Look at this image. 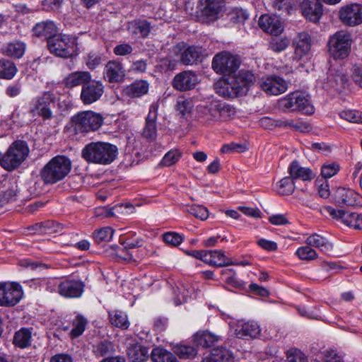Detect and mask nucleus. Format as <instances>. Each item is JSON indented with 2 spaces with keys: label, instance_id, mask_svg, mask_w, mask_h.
I'll return each instance as SVG.
<instances>
[{
  "label": "nucleus",
  "instance_id": "obj_63",
  "mask_svg": "<svg viewBox=\"0 0 362 362\" xmlns=\"http://www.w3.org/2000/svg\"><path fill=\"white\" fill-rule=\"evenodd\" d=\"M322 354L324 362H343V356L335 349L326 350Z\"/></svg>",
  "mask_w": 362,
  "mask_h": 362
},
{
  "label": "nucleus",
  "instance_id": "obj_46",
  "mask_svg": "<svg viewBox=\"0 0 362 362\" xmlns=\"http://www.w3.org/2000/svg\"><path fill=\"white\" fill-rule=\"evenodd\" d=\"M175 353L181 358L189 359L194 358L197 351L192 346L180 344L175 348Z\"/></svg>",
  "mask_w": 362,
  "mask_h": 362
},
{
  "label": "nucleus",
  "instance_id": "obj_27",
  "mask_svg": "<svg viewBox=\"0 0 362 362\" xmlns=\"http://www.w3.org/2000/svg\"><path fill=\"white\" fill-rule=\"evenodd\" d=\"M290 177L293 180L300 179L303 181H310L315 177V173L310 168L300 167L297 160H293L289 168Z\"/></svg>",
  "mask_w": 362,
  "mask_h": 362
},
{
  "label": "nucleus",
  "instance_id": "obj_3",
  "mask_svg": "<svg viewBox=\"0 0 362 362\" xmlns=\"http://www.w3.org/2000/svg\"><path fill=\"white\" fill-rule=\"evenodd\" d=\"M278 104L279 107L284 112L300 111L307 115H312L315 111L310 96L302 92L291 93L281 98Z\"/></svg>",
  "mask_w": 362,
  "mask_h": 362
},
{
  "label": "nucleus",
  "instance_id": "obj_37",
  "mask_svg": "<svg viewBox=\"0 0 362 362\" xmlns=\"http://www.w3.org/2000/svg\"><path fill=\"white\" fill-rule=\"evenodd\" d=\"M31 340V329L21 328L15 333L13 342L16 346L24 349L30 346Z\"/></svg>",
  "mask_w": 362,
  "mask_h": 362
},
{
  "label": "nucleus",
  "instance_id": "obj_44",
  "mask_svg": "<svg viewBox=\"0 0 362 362\" xmlns=\"http://www.w3.org/2000/svg\"><path fill=\"white\" fill-rule=\"evenodd\" d=\"M295 189V184L291 177H285L276 185V191L281 195H290Z\"/></svg>",
  "mask_w": 362,
  "mask_h": 362
},
{
  "label": "nucleus",
  "instance_id": "obj_20",
  "mask_svg": "<svg viewBox=\"0 0 362 362\" xmlns=\"http://www.w3.org/2000/svg\"><path fill=\"white\" fill-rule=\"evenodd\" d=\"M84 288V284L78 280L65 279L58 284V293L64 298H78Z\"/></svg>",
  "mask_w": 362,
  "mask_h": 362
},
{
  "label": "nucleus",
  "instance_id": "obj_36",
  "mask_svg": "<svg viewBox=\"0 0 362 362\" xmlns=\"http://www.w3.org/2000/svg\"><path fill=\"white\" fill-rule=\"evenodd\" d=\"M220 338L209 332H197L194 336V343L199 346L211 347L219 341Z\"/></svg>",
  "mask_w": 362,
  "mask_h": 362
},
{
  "label": "nucleus",
  "instance_id": "obj_62",
  "mask_svg": "<svg viewBox=\"0 0 362 362\" xmlns=\"http://www.w3.org/2000/svg\"><path fill=\"white\" fill-rule=\"evenodd\" d=\"M111 249L115 251V255L122 259L130 261L133 259L132 254L123 245L119 246L114 245L111 246Z\"/></svg>",
  "mask_w": 362,
  "mask_h": 362
},
{
  "label": "nucleus",
  "instance_id": "obj_9",
  "mask_svg": "<svg viewBox=\"0 0 362 362\" xmlns=\"http://www.w3.org/2000/svg\"><path fill=\"white\" fill-rule=\"evenodd\" d=\"M23 296L22 286L16 282L0 283V306L13 307Z\"/></svg>",
  "mask_w": 362,
  "mask_h": 362
},
{
  "label": "nucleus",
  "instance_id": "obj_13",
  "mask_svg": "<svg viewBox=\"0 0 362 362\" xmlns=\"http://www.w3.org/2000/svg\"><path fill=\"white\" fill-rule=\"evenodd\" d=\"M260 88L268 95H278L288 89V83L281 77L271 75L263 77L259 81Z\"/></svg>",
  "mask_w": 362,
  "mask_h": 362
},
{
  "label": "nucleus",
  "instance_id": "obj_5",
  "mask_svg": "<svg viewBox=\"0 0 362 362\" xmlns=\"http://www.w3.org/2000/svg\"><path fill=\"white\" fill-rule=\"evenodd\" d=\"M29 148L25 141H14L4 156H1V165L6 170L18 168L27 158Z\"/></svg>",
  "mask_w": 362,
  "mask_h": 362
},
{
  "label": "nucleus",
  "instance_id": "obj_48",
  "mask_svg": "<svg viewBox=\"0 0 362 362\" xmlns=\"http://www.w3.org/2000/svg\"><path fill=\"white\" fill-rule=\"evenodd\" d=\"M114 230L110 227H104L99 230H95L93 237L95 242L100 243L103 241L108 242L113 236Z\"/></svg>",
  "mask_w": 362,
  "mask_h": 362
},
{
  "label": "nucleus",
  "instance_id": "obj_32",
  "mask_svg": "<svg viewBox=\"0 0 362 362\" xmlns=\"http://www.w3.org/2000/svg\"><path fill=\"white\" fill-rule=\"evenodd\" d=\"M127 354L132 362H142L146 360L148 356V350L146 347L139 344H129Z\"/></svg>",
  "mask_w": 362,
  "mask_h": 362
},
{
  "label": "nucleus",
  "instance_id": "obj_22",
  "mask_svg": "<svg viewBox=\"0 0 362 362\" xmlns=\"http://www.w3.org/2000/svg\"><path fill=\"white\" fill-rule=\"evenodd\" d=\"M200 16L206 22L215 21L221 11V6L219 0H199Z\"/></svg>",
  "mask_w": 362,
  "mask_h": 362
},
{
  "label": "nucleus",
  "instance_id": "obj_14",
  "mask_svg": "<svg viewBox=\"0 0 362 362\" xmlns=\"http://www.w3.org/2000/svg\"><path fill=\"white\" fill-rule=\"evenodd\" d=\"M339 18L346 25L355 26L362 23V6L353 4L342 7L339 11Z\"/></svg>",
  "mask_w": 362,
  "mask_h": 362
},
{
  "label": "nucleus",
  "instance_id": "obj_39",
  "mask_svg": "<svg viewBox=\"0 0 362 362\" xmlns=\"http://www.w3.org/2000/svg\"><path fill=\"white\" fill-rule=\"evenodd\" d=\"M151 357L153 362H178L171 352L160 347L153 349Z\"/></svg>",
  "mask_w": 362,
  "mask_h": 362
},
{
  "label": "nucleus",
  "instance_id": "obj_16",
  "mask_svg": "<svg viewBox=\"0 0 362 362\" xmlns=\"http://www.w3.org/2000/svg\"><path fill=\"white\" fill-rule=\"evenodd\" d=\"M334 199L339 206H358L361 203V196L354 189L338 187L334 193Z\"/></svg>",
  "mask_w": 362,
  "mask_h": 362
},
{
  "label": "nucleus",
  "instance_id": "obj_10",
  "mask_svg": "<svg viewBox=\"0 0 362 362\" xmlns=\"http://www.w3.org/2000/svg\"><path fill=\"white\" fill-rule=\"evenodd\" d=\"M323 212L336 221L356 230L362 229V214L337 210L330 206L323 208Z\"/></svg>",
  "mask_w": 362,
  "mask_h": 362
},
{
  "label": "nucleus",
  "instance_id": "obj_19",
  "mask_svg": "<svg viewBox=\"0 0 362 362\" xmlns=\"http://www.w3.org/2000/svg\"><path fill=\"white\" fill-rule=\"evenodd\" d=\"M294 46L293 59L299 61L308 56L311 49V37L306 32L297 34L293 40Z\"/></svg>",
  "mask_w": 362,
  "mask_h": 362
},
{
  "label": "nucleus",
  "instance_id": "obj_2",
  "mask_svg": "<svg viewBox=\"0 0 362 362\" xmlns=\"http://www.w3.org/2000/svg\"><path fill=\"white\" fill-rule=\"evenodd\" d=\"M72 163L69 158L58 155L51 158L41 169L40 177L45 184L53 185L64 180L71 172Z\"/></svg>",
  "mask_w": 362,
  "mask_h": 362
},
{
  "label": "nucleus",
  "instance_id": "obj_51",
  "mask_svg": "<svg viewBox=\"0 0 362 362\" xmlns=\"http://www.w3.org/2000/svg\"><path fill=\"white\" fill-rule=\"evenodd\" d=\"M340 117L353 123H362V112L358 110H343L339 113Z\"/></svg>",
  "mask_w": 362,
  "mask_h": 362
},
{
  "label": "nucleus",
  "instance_id": "obj_30",
  "mask_svg": "<svg viewBox=\"0 0 362 362\" xmlns=\"http://www.w3.org/2000/svg\"><path fill=\"white\" fill-rule=\"evenodd\" d=\"M307 245L315 247L325 254H328L333 250L334 245L325 237L313 233L306 238Z\"/></svg>",
  "mask_w": 362,
  "mask_h": 362
},
{
  "label": "nucleus",
  "instance_id": "obj_1",
  "mask_svg": "<svg viewBox=\"0 0 362 362\" xmlns=\"http://www.w3.org/2000/svg\"><path fill=\"white\" fill-rule=\"evenodd\" d=\"M117 155L116 146L107 142L97 141L86 144L81 151L82 158L88 163L108 165Z\"/></svg>",
  "mask_w": 362,
  "mask_h": 362
},
{
  "label": "nucleus",
  "instance_id": "obj_12",
  "mask_svg": "<svg viewBox=\"0 0 362 362\" xmlns=\"http://www.w3.org/2000/svg\"><path fill=\"white\" fill-rule=\"evenodd\" d=\"M105 93V85L101 81L92 80L83 84L81 87L80 98L86 105H91L98 101Z\"/></svg>",
  "mask_w": 362,
  "mask_h": 362
},
{
  "label": "nucleus",
  "instance_id": "obj_25",
  "mask_svg": "<svg viewBox=\"0 0 362 362\" xmlns=\"http://www.w3.org/2000/svg\"><path fill=\"white\" fill-rule=\"evenodd\" d=\"M92 76L90 72L86 71H77L68 74L63 79V84L68 88L83 85L91 79Z\"/></svg>",
  "mask_w": 362,
  "mask_h": 362
},
{
  "label": "nucleus",
  "instance_id": "obj_34",
  "mask_svg": "<svg viewBox=\"0 0 362 362\" xmlns=\"http://www.w3.org/2000/svg\"><path fill=\"white\" fill-rule=\"evenodd\" d=\"M209 111L213 118L221 120H227L235 114V110L231 106L221 103L212 105Z\"/></svg>",
  "mask_w": 362,
  "mask_h": 362
},
{
  "label": "nucleus",
  "instance_id": "obj_8",
  "mask_svg": "<svg viewBox=\"0 0 362 362\" xmlns=\"http://www.w3.org/2000/svg\"><path fill=\"white\" fill-rule=\"evenodd\" d=\"M329 51L334 59H344L351 49L350 35L344 31L333 35L328 42Z\"/></svg>",
  "mask_w": 362,
  "mask_h": 362
},
{
  "label": "nucleus",
  "instance_id": "obj_17",
  "mask_svg": "<svg viewBox=\"0 0 362 362\" xmlns=\"http://www.w3.org/2000/svg\"><path fill=\"white\" fill-rule=\"evenodd\" d=\"M198 82V77L195 73L185 71L174 76L172 86L177 90L187 91L194 88Z\"/></svg>",
  "mask_w": 362,
  "mask_h": 362
},
{
  "label": "nucleus",
  "instance_id": "obj_58",
  "mask_svg": "<svg viewBox=\"0 0 362 362\" xmlns=\"http://www.w3.org/2000/svg\"><path fill=\"white\" fill-rule=\"evenodd\" d=\"M129 206H132V205L129 204H117L112 208L104 207L100 209L101 212L100 213V215H103L105 217L117 216L118 214H121L122 212V210L123 207L128 208Z\"/></svg>",
  "mask_w": 362,
  "mask_h": 362
},
{
  "label": "nucleus",
  "instance_id": "obj_57",
  "mask_svg": "<svg viewBox=\"0 0 362 362\" xmlns=\"http://www.w3.org/2000/svg\"><path fill=\"white\" fill-rule=\"evenodd\" d=\"M163 239L166 244L174 247L180 245L183 241L182 237L175 232L165 233Z\"/></svg>",
  "mask_w": 362,
  "mask_h": 362
},
{
  "label": "nucleus",
  "instance_id": "obj_15",
  "mask_svg": "<svg viewBox=\"0 0 362 362\" xmlns=\"http://www.w3.org/2000/svg\"><path fill=\"white\" fill-rule=\"evenodd\" d=\"M159 105L157 102L153 103L145 119V125L142 131V136L149 141H154L157 137L158 110Z\"/></svg>",
  "mask_w": 362,
  "mask_h": 362
},
{
  "label": "nucleus",
  "instance_id": "obj_24",
  "mask_svg": "<svg viewBox=\"0 0 362 362\" xmlns=\"http://www.w3.org/2000/svg\"><path fill=\"white\" fill-rule=\"evenodd\" d=\"M149 83L145 80H136L123 89V95L129 98H141L148 92Z\"/></svg>",
  "mask_w": 362,
  "mask_h": 362
},
{
  "label": "nucleus",
  "instance_id": "obj_53",
  "mask_svg": "<svg viewBox=\"0 0 362 362\" xmlns=\"http://www.w3.org/2000/svg\"><path fill=\"white\" fill-rule=\"evenodd\" d=\"M286 357L288 362H308L307 356L296 348L288 350Z\"/></svg>",
  "mask_w": 362,
  "mask_h": 362
},
{
  "label": "nucleus",
  "instance_id": "obj_29",
  "mask_svg": "<svg viewBox=\"0 0 362 362\" xmlns=\"http://www.w3.org/2000/svg\"><path fill=\"white\" fill-rule=\"evenodd\" d=\"M1 51L5 56L19 59L24 54L25 44L18 40L12 41L4 44Z\"/></svg>",
  "mask_w": 362,
  "mask_h": 362
},
{
  "label": "nucleus",
  "instance_id": "obj_52",
  "mask_svg": "<svg viewBox=\"0 0 362 362\" xmlns=\"http://www.w3.org/2000/svg\"><path fill=\"white\" fill-rule=\"evenodd\" d=\"M132 25L135 29L134 32L141 37H146L151 32V25L146 21H134Z\"/></svg>",
  "mask_w": 362,
  "mask_h": 362
},
{
  "label": "nucleus",
  "instance_id": "obj_49",
  "mask_svg": "<svg viewBox=\"0 0 362 362\" xmlns=\"http://www.w3.org/2000/svg\"><path fill=\"white\" fill-rule=\"evenodd\" d=\"M296 255L303 260H313L318 257L317 252L310 245L300 247L296 252Z\"/></svg>",
  "mask_w": 362,
  "mask_h": 362
},
{
  "label": "nucleus",
  "instance_id": "obj_11",
  "mask_svg": "<svg viewBox=\"0 0 362 362\" xmlns=\"http://www.w3.org/2000/svg\"><path fill=\"white\" fill-rule=\"evenodd\" d=\"M238 67V59L227 52L216 54L212 61V68L218 74L230 75L235 73Z\"/></svg>",
  "mask_w": 362,
  "mask_h": 362
},
{
  "label": "nucleus",
  "instance_id": "obj_59",
  "mask_svg": "<svg viewBox=\"0 0 362 362\" xmlns=\"http://www.w3.org/2000/svg\"><path fill=\"white\" fill-rule=\"evenodd\" d=\"M293 5V0H274L273 6L281 14L289 13Z\"/></svg>",
  "mask_w": 362,
  "mask_h": 362
},
{
  "label": "nucleus",
  "instance_id": "obj_56",
  "mask_svg": "<svg viewBox=\"0 0 362 362\" xmlns=\"http://www.w3.org/2000/svg\"><path fill=\"white\" fill-rule=\"evenodd\" d=\"M86 64L90 69H94L102 62V54L98 52H90L85 57Z\"/></svg>",
  "mask_w": 362,
  "mask_h": 362
},
{
  "label": "nucleus",
  "instance_id": "obj_40",
  "mask_svg": "<svg viewBox=\"0 0 362 362\" xmlns=\"http://www.w3.org/2000/svg\"><path fill=\"white\" fill-rule=\"evenodd\" d=\"M208 356L215 362H230L233 358L231 351L223 346L214 348Z\"/></svg>",
  "mask_w": 362,
  "mask_h": 362
},
{
  "label": "nucleus",
  "instance_id": "obj_23",
  "mask_svg": "<svg viewBox=\"0 0 362 362\" xmlns=\"http://www.w3.org/2000/svg\"><path fill=\"white\" fill-rule=\"evenodd\" d=\"M258 24L264 31L274 35H280L284 29L277 16L262 15L259 19Z\"/></svg>",
  "mask_w": 362,
  "mask_h": 362
},
{
  "label": "nucleus",
  "instance_id": "obj_54",
  "mask_svg": "<svg viewBox=\"0 0 362 362\" xmlns=\"http://www.w3.org/2000/svg\"><path fill=\"white\" fill-rule=\"evenodd\" d=\"M55 225L58 226L57 223L48 221L45 222L37 223L32 226L31 228L35 232L40 233H52L57 231V229H53Z\"/></svg>",
  "mask_w": 362,
  "mask_h": 362
},
{
  "label": "nucleus",
  "instance_id": "obj_61",
  "mask_svg": "<svg viewBox=\"0 0 362 362\" xmlns=\"http://www.w3.org/2000/svg\"><path fill=\"white\" fill-rule=\"evenodd\" d=\"M188 211L202 221L206 220L209 216L208 209L202 205H192L189 207Z\"/></svg>",
  "mask_w": 362,
  "mask_h": 362
},
{
  "label": "nucleus",
  "instance_id": "obj_28",
  "mask_svg": "<svg viewBox=\"0 0 362 362\" xmlns=\"http://www.w3.org/2000/svg\"><path fill=\"white\" fill-rule=\"evenodd\" d=\"M205 263L216 267H226L232 265L233 262L225 255L223 250H207V255H205Z\"/></svg>",
  "mask_w": 362,
  "mask_h": 362
},
{
  "label": "nucleus",
  "instance_id": "obj_6",
  "mask_svg": "<svg viewBox=\"0 0 362 362\" xmlns=\"http://www.w3.org/2000/svg\"><path fill=\"white\" fill-rule=\"evenodd\" d=\"M57 100V96L53 91H45L32 100L30 112L33 116L41 117L44 120L53 118L52 107Z\"/></svg>",
  "mask_w": 362,
  "mask_h": 362
},
{
  "label": "nucleus",
  "instance_id": "obj_41",
  "mask_svg": "<svg viewBox=\"0 0 362 362\" xmlns=\"http://www.w3.org/2000/svg\"><path fill=\"white\" fill-rule=\"evenodd\" d=\"M15 64L8 59H0V78L12 79L17 73Z\"/></svg>",
  "mask_w": 362,
  "mask_h": 362
},
{
  "label": "nucleus",
  "instance_id": "obj_4",
  "mask_svg": "<svg viewBox=\"0 0 362 362\" xmlns=\"http://www.w3.org/2000/svg\"><path fill=\"white\" fill-rule=\"evenodd\" d=\"M71 122L76 134L88 133L99 129L103 124L104 117L91 110L81 111L72 116Z\"/></svg>",
  "mask_w": 362,
  "mask_h": 362
},
{
  "label": "nucleus",
  "instance_id": "obj_7",
  "mask_svg": "<svg viewBox=\"0 0 362 362\" xmlns=\"http://www.w3.org/2000/svg\"><path fill=\"white\" fill-rule=\"evenodd\" d=\"M49 52L55 56L68 58L72 56L75 48V39L66 35L56 34L47 43Z\"/></svg>",
  "mask_w": 362,
  "mask_h": 362
},
{
  "label": "nucleus",
  "instance_id": "obj_50",
  "mask_svg": "<svg viewBox=\"0 0 362 362\" xmlns=\"http://www.w3.org/2000/svg\"><path fill=\"white\" fill-rule=\"evenodd\" d=\"M290 40L288 38L275 37L273 38L269 43V49L275 52H281L285 50L289 45Z\"/></svg>",
  "mask_w": 362,
  "mask_h": 362
},
{
  "label": "nucleus",
  "instance_id": "obj_43",
  "mask_svg": "<svg viewBox=\"0 0 362 362\" xmlns=\"http://www.w3.org/2000/svg\"><path fill=\"white\" fill-rule=\"evenodd\" d=\"M109 318L111 324L115 327L127 329L129 325V322L127 320V315L119 310H114L109 312Z\"/></svg>",
  "mask_w": 362,
  "mask_h": 362
},
{
  "label": "nucleus",
  "instance_id": "obj_45",
  "mask_svg": "<svg viewBox=\"0 0 362 362\" xmlns=\"http://www.w3.org/2000/svg\"><path fill=\"white\" fill-rule=\"evenodd\" d=\"M73 328L70 332L71 338H76L81 336L85 331L87 320L81 315H77L73 320Z\"/></svg>",
  "mask_w": 362,
  "mask_h": 362
},
{
  "label": "nucleus",
  "instance_id": "obj_55",
  "mask_svg": "<svg viewBox=\"0 0 362 362\" xmlns=\"http://www.w3.org/2000/svg\"><path fill=\"white\" fill-rule=\"evenodd\" d=\"M340 166L337 163H327L321 168V174L325 178H330L335 175L339 170Z\"/></svg>",
  "mask_w": 362,
  "mask_h": 362
},
{
  "label": "nucleus",
  "instance_id": "obj_21",
  "mask_svg": "<svg viewBox=\"0 0 362 362\" xmlns=\"http://www.w3.org/2000/svg\"><path fill=\"white\" fill-rule=\"evenodd\" d=\"M300 8L303 16L312 22H317L323 13L320 0H302Z\"/></svg>",
  "mask_w": 362,
  "mask_h": 362
},
{
  "label": "nucleus",
  "instance_id": "obj_35",
  "mask_svg": "<svg viewBox=\"0 0 362 362\" xmlns=\"http://www.w3.org/2000/svg\"><path fill=\"white\" fill-rule=\"evenodd\" d=\"M115 352V344L109 340L100 341L93 346V353L98 358L106 357Z\"/></svg>",
  "mask_w": 362,
  "mask_h": 362
},
{
  "label": "nucleus",
  "instance_id": "obj_47",
  "mask_svg": "<svg viewBox=\"0 0 362 362\" xmlns=\"http://www.w3.org/2000/svg\"><path fill=\"white\" fill-rule=\"evenodd\" d=\"M193 107L194 105L190 98H185V97H179L177 98L176 108L182 116L190 114Z\"/></svg>",
  "mask_w": 362,
  "mask_h": 362
},
{
  "label": "nucleus",
  "instance_id": "obj_42",
  "mask_svg": "<svg viewBox=\"0 0 362 362\" xmlns=\"http://www.w3.org/2000/svg\"><path fill=\"white\" fill-rule=\"evenodd\" d=\"M18 193L17 185L16 184L8 183V186H4L0 190V206L14 201L16 199Z\"/></svg>",
  "mask_w": 362,
  "mask_h": 362
},
{
  "label": "nucleus",
  "instance_id": "obj_60",
  "mask_svg": "<svg viewBox=\"0 0 362 362\" xmlns=\"http://www.w3.org/2000/svg\"><path fill=\"white\" fill-rule=\"evenodd\" d=\"M181 153L178 150L168 151L162 159V164L165 166H171L178 161Z\"/></svg>",
  "mask_w": 362,
  "mask_h": 362
},
{
  "label": "nucleus",
  "instance_id": "obj_64",
  "mask_svg": "<svg viewBox=\"0 0 362 362\" xmlns=\"http://www.w3.org/2000/svg\"><path fill=\"white\" fill-rule=\"evenodd\" d=\"M351 78L356 85L362 88V65L358 64L353 65Z\"/></svg>",
  "mask_w": 362,
  "mask_h": 362
},
{
  "label": "nucleus",
  "instance_id": "obj_38",
  "mask_svg": "<svg viewBox=\"0 0 362 362\" xmlns=\"http://www.w3.org/2000/svg\"><path fill=\"white\" fill-rule=\"evenodd\" d=\"M202 54V47L190 46L185 49L182 53L181 62L185 65H192L199 59Z\"/></svg>",
  "mask_w": 362,
  "mask_h": 362
},
{
  "label": "nucleus",
  "instance_id": "obj_33",
  "mask_svg": "<svg viewBox=\"0 0 362 362\" xmlns=\"http://www.w3.org/2000/svg\"><path fill=\"white\" fill-rule=\"evenodd\" d=\"M260 333L258 325L255 322H247L238 325L235 329V335L238 338H255Z\"/></svg>",
  "mask_w": 362,
  "mask_h": 362
},
{
  "label": "nucleus",
  "instance_id": "obj_31",
  "mask_svg": "<svg viewBox=\"0 0 362 362\" xmlns=\"http://www.w3.org/2000/svg\"><path fill=\"white\" fill-rule=\"evenodd\" d=\"M193 293L192 286L188 283L179 282L174 288V302L175 305L185 303Z\"/></svg>",
  "mask_w": 362,
  "mask_h": 362
},
{
  "label": "nucleus",
  "instance_id": "obj_18",
  "mask_svg": "<svg viewBox=\"0 0 362 362\" xmlns=\"http://www.w3.org/2000/svg\"><path fill=\"white\" fill-rule=\"evenodd\" d=\"M103 78L110 83H120L125 77V70L118 60H110L105 66Z\"/></svg>",
  "mask_w": 362,
  "mask_h": 362
},
{
  "label": "nucleus",
  "instance_id": "obj_26",
  "mask_svg": "<svg viewBox=\"0 0 362 362\" xmlns=\"http://www.w3.org/2000/svg\"><path fill=\"white\" fill-rule=\"evenodd\" d=\"M33 32L34 35L47 39V42L49 38L58 33V29L53 21H46L37 23L33 27Z\"/></svg>",
  "mask_w": 362,
  "mask_h": 362
}]
</instances>
